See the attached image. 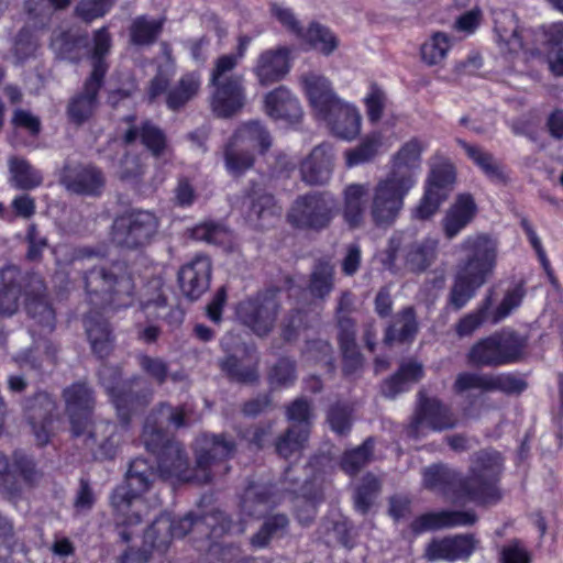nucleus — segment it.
<instances>
[{
	"mask_svg": "<svg viewBox=\"0 0 563 563\" xmlns=\"http://www.w3.org/2000/svg\"><path fill=\"white\" fill-rule=\"evenodd\" d=\"M120 376L118 368L102 366L99 369L100 380L111 396L122 424L98 422L93 424L92 430L86 431V445L97 459H113L115 456L126 432L130 413L146 406L153 395V390L143 378H134L119 385Z\"/></svg>",
	"mask_w": 563,
	"mask_h": 563,
	"instance_id": "1",
	"label": "nucleus"
},
{
	"mask_svg": "<svg viewBox=\"0 0 563 563\" xmlns=\"http://www.w3.org/2000/svg\"><path fill=\"white\" fill-rule=\"evenodd\" d=\"M459 254L446 307L460 311L495 274L498 241L484 232L466 235L454 246Z\"/></svg>",
	"mask_w": 563,
	"mask_h": 563,
	"instance_id": "2",
	"label": "nucleus"
},
{
	"mask_svg": "<svg viewBox=\"0 0 563 563\" xmlns=\"http://www.w3.org/2000/svg\"><path fill=\"white\" fill-rule=\"evenodd\" d=\"M84 289L89 303L98 309L118 311L135 300V280L123 261L103 262L82 273Z\"/></svg>",
	"mask_w": 563,
	"mask_h": 563,
	"instance_id": "3",
	"label": "nucleus"
},
{
	"mask_svg": "<svg viewBox=\"0 0 563 563\" xmlns=\"http://www.w3.org/2000/svg\"><path fill=\"white\" fill-rule=\"evenodd\" d=\"M190 531L217 539L225 533H242L244 528L232 525L220 510H213L205 516L189 512L178 520L162 514L145 531L144 542L159 552H165L173 538H183Z\"/></svg>",
	"mask_w": 563,
	"mask_h": 563,
	"instance_id": "4",
	"label": "nucleus"
},
{
	"mask_svg": "<svg viewBox=\"0 0 563 563\" xmlns=\"http://www.w3.org/2000/svg\"><path fill=\"white\" fill-rule=\"evenodd\" d=\"M156 474L145 459L131 461L125 483L118 486L111 495V505L119 525L133 527L140 525L148 515L150 506L143 495L152 487Z\"/></svg>",
	"mask_w": 563,
	"mask_h": 563,
	"instance_id": "5",
	"label": "nucleus"
},
{
	"mask_svg": "<svg viewBox=\"0 0 563 563\" xmlns=\"http://www.w3.org/2000/svg\"><path fill=\"white\" fill-rule=\"evenodd\" d=\"M91 52V71L85 79L82 88L68 101L66 113L70 122L81 125L87 122L99 106V91L103 87L109 65L106 57L110 54L112 38L107 27L93 33Z\"/></svg>",
	"mask_w": 563,
	"mask_h": 563,
	"instance_id": "6",
	"label": "nucleus"
},
{
	"mask_svg": "<svg viewBox=\"0 0 563 563\" xmlns=\"http://www.w3.org/2000/svg\"><path fill=\"white\" fill-rule=\"evenodd\" d=\"M503 470L500 454L490 449L475 453L471 459L470 475L460 481V487L468 501L481 504L499 499L497 482Z\"/></svg>",
	"mask_w": 563,
	"mask_h": 563,
	"instance_id": "7",
	"label": "nucleus"
},
{
	"mask_svg": "<svg viewBox=\"0 0 563 563\" xmlns=\"http://www.w3.org/2000/svg\"><path fill=\"white\" fill-rule=\"evenodd\" d=\"M235 67V57L220 56L211 71L210 85L214 88L211 109L219 118L233 115L245 103L243 76L233 73Z\"/></svg>",
	"mask_w": 563,
	"mask_h": 563,
	"instance_id": "8",
	"label": "nucleus"
},
{
	"mask_svg": "<svg viewBox=\"0 0 563 563\" xmlns=\"http://www.w3.org/2000/svg\"><path fill=\"white\" fill-rule=\"evenodd\" d=\"M336 209L338 202L331 192L310 191L292 201L287 220L296 229L321 231L331 224Z\"/></svg>",
	"mask_w": 563,
	"mask_h": 563,
	"instance_id": "9",
	"label": "nucleus"
},
{
	"mask_svg": "<svg viewBox=\"0 0 563 563\" xmlns=\"http://www.w3.org/2000/svg\"><path fill=\"white\" fill-rule=\"evenodd\" d=\"M158 228L159 219L154 212L129 210L113 221L112 241L122 249L139 250L151 243Z\"/></svg>",
	"mask_w": 563,
	"mask_h": 563,
	"instance_id": "10",
	"label": "nucleus"
},
{
	"mask_svg": "<svg viewBox=\"0 0 563 563\" xmlns=\"http://www.w3.org/2000/svg\"><path fill=\"white\" fill-rule=\"evenodd\" d=\"M279 294L280 289L273 287L241 301L236 308L239 320L256 335H267L274 329L282 308Z\"/></svg>",
	"mask_w": 563,
	"mask_h": 563,
	"instance_id": "11",
	"label": "nucleus"
},
{
	"mask_svg": "<svg viewBox=\"0 0 563 563\" xmlns=\"http://www.w3.org/2000/svg\"><path fill=\"white\" fill-rule=\"evenodd\" d=\"M410 190L408 181L400 185L388 177L378 180L372 190L368 206L372 223L379 229L394 225L404 208V199Z\"/></svg>",
	"mask_w": 563,
	"mask_h": 563,
	"instance_id": "12",
	"label": "nucleus"
},
{
	"mask_svg": "<svg viewBox=\"0 0 563 563\" xmlns=\"http://www.w3.org/2000/svg\"><path fill=\"white\" fill-rule=\"evenodd\" d=\"M235 442L224 434H203L196 441L195 478L209 483L218 474V468L228 471L222 462L233 456Z\"/></svg>",
	"mask_w": 563,
	"mask_h": 563,
	"instance_id": "13",
	"label": "nucleus"
},
{
	"mask_svg": "<svg viewBox=\"0 0 563 563\" xmlns=\"http://www.w3.org/2000/svg\"><path fill=\"white\" fill-rule=\"evenodd\" d=\"M121 140L123 144L131 145L137 140L150 152L151 156L158 163H166L172 158L170 147L165 132L150 120L136 122L133 114L125 115L121 120Z\"/></svg>",
	"mask_w": 563,
	"mask_h": 563,
	"instance_id": "14",
	"label": "nucleus"
},
{
	"mask_svg": "<svg viewBox=\"0 0 563 563\" xmlns=\"http://www.w3.org/2000/svg\"><path fill=\"white\" fill-rule=\"evenodd\" d=\"M200 86L201 76L199 73L184 74L175 85L169 87L168 78L162 71H158L148 84L147 98L150 102H155L159 96L165 93L166 107L177 112L196 98Z\"/></svg>",
	"mask_w": 563,
	"mask_h": 563,
	"instance_id": "15",
	"label": "nucleus"
},
{
	"mask_svg": "<svg viewBox=\"0 0 563 563\" xmlns=\"http://www.w3.org/2000/svg\"><path fill=\"white\" fill-rule=\"evenodd\" d=\"M419 405L407 432L412 438L426 435V431L441 432L457 426V417L452 409L438 398H428L419 393Z\"/></svg>",
	"mask_w": 563,
	"mask_h": 563,
	"instance_id": "16",
	"label": "nucleus"
},
{
	"mask_svg": "<svg viewBox=\"0 0 563 563\" xmlns=\"http://www.w3.org/2000/svg\"><path fill=\"white\" fill-rule=\"evenodd\" d=\"M167 426H173L176 429L186 426L185 409L183 407L161 404L158 408L147 416L141 440L145 449L156 455V457L167 443L174 441L165 432Z\"/></svg>",
	"mask_w": 563,
	"mask_h": 563,
	"instance_id": "17",
	"label": "nucleus"
},
{
	"mask_svg": "<svg viewBox=\"0 0 563 563\" xmlns=\"http://www.w3.org/2000/svg\"><path fill=\"white\" fill-rule=\"evenodd\" d=\"M36 479L35 465L27 456L15 454L10 464L4 455H0V490L8 500L15 504Z\"/></svg>",
	"mask_w": 563,
	"mask_h": 563,
	"instance_id": "18",
	"label": "nucleus"
},
{
	"mask_svg": "<svg viewBox=\"0 0 563 563\" xmlns=\"http://www.w3.org/2000/svg\"><path fill=\"white\" fill-rule=\"evenodd\" d=\"M63 399L73 434H86L96 405L93 390L86 383L77 382L63 390Z\"/></svg>",
	"mask_w": 563,
	"mask_h": 563,
	"instance_id": "19",
	"label": "nucleus"
},
{
	"mask_svg": "<svg viewBox=\"0 0 563 563\" xmlns=\"http://www.w3.org/2000/svg\"><path fill=\"white\" fill-rule=\"evenodd\" d=\"M33 277L42 276L34 272H23L13 264L0 268V316L11 317L19 310L20 299L26 297Z\"/></svg>",
	"mask_w": 563,
	"mask_h": 563,
	"instance_id": "20",
	"label": "nucleus"
},
{
	"mask_svg": "<svg viewBox=\"0 0 563 563\" xmlns=\"http://www.w3.org/2000/svg\"><path fill=\"white\" fill-rule=\"evenodd\" d=\"M60 184L77 195L99 196L106 185V177L95 165L67 164L62 170Z\"/></svg>",
	"mask_w": 563,
	"mask_h": 563,
	"instance_id": "21",
	"label": "nucleus"
},
{
	"mask_svg": "<svg viewBox=\"0 0 563 563\" xmlns=\"http://www.w3.org/2000/svg\"><path fill=\"white\" fill-rule=\"evenodd\" d=\"M211 274V260L207 255H196L178 272L177 279L183 295L191 301L199 299L209 289Z\"/></svg>",
	"mask_w": 563,
	"mask_h": 563,
	"instance_id": "22",
	"label": "nucleus"
},
{
	"mask_svg": "<svg viewBox=\"0 0 563 563\" xmlns=\"http://www.w3.org/2000/svg\"><path fill=\"white\" fill-rule=\"evenodd\" d=\"M334 154L331 145L322 143L312 148L299 165L301 180L309 186H323L332 177Z\"/></svg>",
	"mask_w": 563,
	"mask_h": 563,
	"instance_id": "23",
	"label": "nucleus"
},
{
	"mask_svg": "<svg viewBox=\"0 0 563 563\" xmlns=\"http://www.w3.org/2000/svg\"><path fill=\"white\" fill-rule=\"evenodd\" d=\"M423 145L418 139L406 142L393 157V165L386 176L402 185L408 181V188H412L417 181V173L421 165Z\"/></svg>",
	"mask_w": 563,
	"mask_h": 563,
	"instance_id": "24",
	"label": "nucleus"
},
{
	"mask_svg": "<svg viewBox=\"0 0 563 563\" xmlns=\"http://www.w3.org/2000/svg\"><path fill=\"white\" fill-rule=\"evenodd\" d=\"M476 540L471 534H456L432 540L426 548L429 561H465L475 551Z\"/></svg>",
	"mask_w": 563,
	"mask_h": 563,
	"instance_id": "25",
	"label": "nucleus"
},
{
	"mask_svg": "<svg viewBox=\"0 0 563 563\" xmlns=\"http://www.w3.org/2000/svg\"><path fill=\"white\" fill-rule=\"evenodd\" d=\"M27 420L40 445L48 442L51 437V423L56 404L53 397L47 393H37L25 405Z\"/></svg>",
	"mask_w": 563,
	"mask_h": 563,
	"instance_id": "26",
	"label": "nucleus"
},
{
	"mask_svg": "<svg viewBox=\"0 0 563 563\" xmlns=\"http://www.w3.org/2000/svg\"><path fill=\"white\" fill-rule=\"evenodd\" d=\"M289 55L290 49L286 46L262 52L253 69L260 85L269 86L282 80L290 70Z\"/></svg>",
	"mask_w": 563,
	"mask_h": 563,
	"instance_id": "27",
	"label": "nucleus"
},
{
	"mask_svg": "<svg viewBox=\"0 0 563 563\" xmlns=\"http://www.w3.org/2000/svg\"><path fill=\"white\" fill-rule=\"evenodd\" d=\"M423 485L428 489L444 495L452 503L468 501L460 487V481H463L459 474L443 464H434L426 467L422 473Z\"/></svg>",
	"mask_w": 563,
	"mask_h": 563,
	"instance_id": "28",
	"label": "nucleus"
},
{
	"mask_svg": "<svg viewBox=\"0 0 563 563\" xmlns=\"http://www.w3.org/2000/svg\"><path fill=\"white\" fill-rule=\"evenodd\" d=\"M89 36L86 31L70 29L54 32L51 46L58 58L70 63H79L84 56H88L91 59L93 46L89 48Z\"/></svg>",
	"mask_w": 563,
	"mask_h": 563,
	"instance_id": "29",
	"label": "nucleus"
},
{
	"mask_svg": "<svg viewBox=\"0 0 563 563\" xmlns=\"http://www.w3.org/2000/svg\"><path fill=\"white\" fill-rule=\"evenodd\" d=\"M27 314L41 327V331L51 333L55 328V312L47 300V287L42 277H33L25 297Z\"/></svg>",
	"mask_w": 563,
	"mask_h": 563,
	"instance_id": "30",
	"label": "nucleus"
},
{
	"mask_svg": "<svg viewBox=\"0 0 563 563\" xmlns=\"http://www.w3.org/2000/svg\"><path fill=\"white\" fill-rule=\"evenodd\" d=\"M301 82L318 117L329 114L331 108L338 107L342 101L334 92L331 81L321 74L313 71L303 74Z\"/></svg>",
	"mask_w": 563,
	"mask_h": 563,
	"instance_id": "31",
	"label": "nucleus"
},
{
	"mask_svg": "<svg viewBox=\"0 0 563 563\" xmlns=\"http://www.w3.org/2000/svg\"><path fill=\"white\" fill-rule=\"evenodd\" d=\"M476 213L477 206L472 195H459L441 220L444 236L448 240L456 238L474 220Z\"/></svg>",
	"mask_w": 563,
	"mask_h": 563,
	"instance_id": "32",
	"label": "nucleus"
},
{
	"mask_svg": "<svg viewBox=\"0 0 563 563\" xmlns=\"http://www.w3.org/2000/svg\"><path fill=\"white\" fill-rule=\"evenodd\" d=\"M476 521L477 516L471 510H442L418 517L411 523V529L415 533H422L428 530L468 527L473 526Z\"/></svg>",
	"mask_w": 563,
	"mask_h": 563,
	"instance_id": "33",
	"label": "nucleus"
},
{
	"mask_svg": "<svg viewBox=\"0 0 563 563\" xmlns=\"http://www.w3.org/2000/svg\"><path fill=\"white\" fill-rule=\"evenodd\" d=\"M324 120L331 132L342 140H353L361 131L362 117L358 110L343 100L338 107L331 108L329 114L319 115Z\"/></svg>",
	"mask_w": 563,
	"mask_h": 563,
	"instance_id": "34",
	"label": "nucleus"
},
{
	"mask_svg": "<svg viewBox=\"0 0 563 563\" xmlns=\"http://www.w3.org/2000/svg\"><path fill=\"white\" fill-rule=\"evenodd\" d=\"M265 112L275 120L297 122L302 114L298 99L285 86H279L265 96Z\"/></svg>",
	"mask_w": 563,
	"mask_h": 563,
	"instance_id": "35",
	"label": "nucleus"
},
{
	"mask_svg": "<svg viewBox=\"0 0 563 563\" xmlns=\"http://www.w3.org/2000/svg\"><path fill=\"white\" fill-rule=\"evenodd\" d=\"M156 460L158 473L163 478H177L179 481L190 478L188 457L179 442L167 443L163 451H159Z\"/></svg>",
	"mask_w": 563,
	"mask_h": 563,
	"instance_id": "36",
	"label": "nucleus"
},
{
	"mask_svg": "<svg viewBox=\"0 0 563 563\" xmlns=\"http://www.w3.org/2000/svg\"><path fill=\"white\" fill-rule=\"evenodd\" d=\"M419 324L413 307H405L390 324L384 335V343L387 347L399 344L411 343L418 333Z\"/></svg>",
	"mask_w": 563,
	"mask_h": 563,
	"instance_id": "37",
	"label": "nucleus"
},
{
	"mask_svg": "<svg viewBox=\"0 0 563 563\" xmlns=\"http://www.w3.org/2000/svg\"><path fill=\"white\" fill-rule=\"evenodd\" d=\"M367 185L351 184L343 191V219L351 229L362 228L366 218Z\"/></svg>",
	"mask_w": 563,
	"mask_h": 563,
	"instance_id": "38",
	"label": "nucleus"
},
{
	"mask_svg": "<svg viewBox=\"0 0 563 563\" xmlns=\"http://www.w3.org/2000/svg\"><path fill=\"white\" fill-rule=\"evenodd\" d=\"M528 346V338L510 328L483 339L471 352H521Z\"/></svg>",
	"mask_w": 563,
	"mask_h": 563,
	"instance_id": "39",
	"label": "nucleus"
},
{
	"mask_svg": "<svg viewBox=\"0 0 563 563\" xmlns=\"http://www.w3.org/2000/svg\"><path fill=\"white\" fill-rule=\"evenodd\" d=\"M276 504L272 487L267 484L249 485L241 499V510L250 517L264 516Z\"/></svg>",
	"mask_w": 563,
	"mask_h": 563,
	"instance_id": "40",
	"label": "nucleus"
},
{
	"mask_svg": "<svg viewBox=\"0 0 563 563\" xmlns=\"http://www.w3.org/2000/svg\"><path fill=\"white\" fill-rule=\"evenodd\" d=\"M423 376L422 364L418 362H408L400 365L398 372L385 382L383 394L387 398H395L400 393L408 390L409 386Z\"/></svg>",
	"mask_w": 563,
	"mask_h": 563,
	"instance_id": "41",
	"label": "nucleus"
},
{
	"mask_svg": "<svg viewBox=\"0 0 563 563\" xmlns=\"http://www.w3.org/2000/svg\"><path fill=\"white\" fill-rule=\"evenodd\" d=\"M459 145L465 151L468 158L494 183H505L506 175L503 165L496 157L484 148L471 145L463 140H457Z\"/></svg>",
	"mask_w": 563,
	"mask_h": 563,
	"instance_id": "42",
	"label": "nucleus"
},
{
	"mask_svg": "<svg viewBox=\"0 0 563 563\" xmlns=\"http://www.w3.org/2000/svg\"><path fill=\"white\" fill-rule=\"evenodd\" d=\"M228 376L240 383H252L257 379V361L253 354H229L221 362Z\"/></svg>",
	"mask_w": 563,
	"mask_h": 563,
	"instance_id": "43",
	"label": "nucleus"
},
{
	"mask_svg": "<svg viewBox=\"0 0 563 563\" xmlns=\"http://www.w3.org/2000/svg\"><path fill=\"white\" fill-rule=\"evenodd\" d=\"M439 241L426 238L410 244L406 251V265L411 272H424L435 260Z\"/></svg>",
	"mask_w": 563,
	"mask_h": 563,
	"instance_id": "44",
	"label": "nucleus"
},
{
	"mask_svg": "<svg viewBox=\"0 0 563 563\" xmlns=\"http://www.w3.org/2000/svg\"><path fill=\"white\" fill-rule=\"evenodd\" d=\"M71 0H25L24 11L35 29L48 26L54 11L69 7Z\"/></svg>",
	"mask_w": 563,
	"mask_h": 563,
	"instance_id": "45",
	"label": "nucleus"
},
{
	"mask_svg": "<svg viewBox=\"0 0 563 563\" xmlns=\"http://www.w3.org/2000/svg\"><path fill=\"white\" fill-rule=\"evenodd\" d=\"M494 288H489L476 309L460 319L455 325V331L459 336L471 335L482 324L486 322L492 323L489 307L494 305Z\"/></svg>",
	"mask_w": 563,
	"mask_h": 563,
	"instance_id": "46",
	"label": "nucleus"
},
{
	"mask_svg": "<svg viewBox=\"0 0 563 563\" xmlns=\"http://www.w3.org/2000/svg\"><path fill=\"white\" fill-rule=\"evenodd\" d=\"M10 184L20 190H31L38 187L43 177L26 159L11 157L9 159Z\"/></svg>",
	"mask_w": 563,
	"mask_h": 563,
	"instance_id": "47",
	"label": "nucleus"
},
{
	"mask_svg": "<svg viewBox=\"0 0 563 563\" xmlns=\"http://www.w3.org/2000/svg\"><path fill=\"white\" fill-rule=\"evenodd\" d=\"M231 139L247 148L258 146L261 154H265L273 144L271 133L260 121H249L242 124Z\"/></svg>",
	"mask_w": 563,
	"mask_h": 563,
	"instance_id": "48",
	"label": "nucleus"
},
{
	"mask_svg": "<svg viewBox=\"0 0 563 563\" xmlns=\"http://www.w3.org/2000/svg\"><path fill=\"white\" fill-rule=\"evenodd\" d=\"M85 328L93 352L110 351L115 347V335L108 321L97 320L90 313L85 319Z\"/></svg>",
	"mask_w": 563,
	"mask_h": 563,
	"instance_id": "49",
	"label": "nucleus"
},
{
	"mask_svg": "<svg viewBox=\"0 0 563 563\" xmlns=\"http://www.w3.org/2000/svg\"><path fill=\"white\" fill-rule=\"evenodd\" d=\"M255 157L244 145L230 139L224 147V165L229 174L242 176L254 166Z\"/></svg>",
	"mask_w": 563,
	"mask_h": 563,
	"instance_id": "50",
	"label": "nucleus"
},
{
	"mask_svg": "<svg viewBox=\"0 0 563 563\" xmlns=\"http://www.w3.org/2000/svg\"><path fill=\"white\" fill-rule=\"evenodd\" d=\"M300 38L324 56H330L339 47L336 35L319 22H311Z\"/></svg>",
	"mask_w": 563,
	"mask_h": 563,
	"instance_id": "51",
	"label": "nucleus"
},
{
	"mask_svg": "<svg viewBox=\"0 0 563 563\" xmlns=\"http://www.w3.org/2000/svg\"><path fill=\"white\" fill-rule=\"evenodd\" d=\"M526 296L527 289L525 282L521 280L509 287L505 291L500 302L495 308H493V306L489 307L492 324H498L508 318L521 306Z\"/></svg>",
	"mask_w": 563,
	"mask_h": 563,
	"instance_id": "52",
	"label": "nucleus"
},
{
	"mask_svg": "<svg viewBox=\"0 0 563 563\" xmlns=\"http://www.w3.org/2000/svg\"><path fill=\"white\" fill-rule=\"evenodd\" d=\"M288 525L289 520L283 514L266 518L258 531L251 537V545L255 549L267 547L272 539L282 538L287 532Z\"/></svg>",
	"mask_w": 563,
	"mask_h": 563,
	"instance_id": "53",
	"label": "nucleus"
},
{
	"mask_svg": "<svg viewBox=\"0 0 563 563\" xmlns=\"http://www.w3.org/2000/svg\"><path fill=\"white\" fill-rule=\"evenodd\" d=\"M334 267L328 261H319L310 275L308 289L314 298L324 299L333 289Z\"/></svg>",
	"mask_w": 563,
	"mask_h": 563,
	"instance_id": "54",
	"label": "nucleus"
},
{
	"mask_svg": "<svg viewBox=\"0 0 563 563\" xmlns=\"http://www.w3.org/2000/svg\"><path fill=\"white\" fill-rule=\"evenodd\" d=\"M374 440L367 438L360 446L346 450L340 462L342 471L351 476L356 475L365 467L373 456Z\"/></svg>",
	"mask_w": 563,
	"mask_h": 563,
	"instance_id": "55",
	"label": "nucleus"
},
{
	"mask_svg": "<svg viewBox=\"0 0 563 563\" xmlns=\"http://www.w3.org/2000/svg\"><path fill=\"white\" fill-rule=\"evenodd\" d=\"M163 20L147 19L142 15L136 18L131 25V41L135 45L153 44L163 30Z\"/></svg>",
	"mask_w": 563,
	"mask_h": 563,
	"instance_id": "56",
	"label": "nucleus"
},
{
	"mask_svg": "<svg viewBox=\"0 0 563 563\" xmlns=\"http://www.w3.org/2000/svg\"><path fill=\"white\" fill-rule=\"evenodd\" d=\"M309 437L308 428H298L290 426L285 434L280 435L276 442L277 453L288 459L301 451Z\"/></svg>",
	"mask_w": 563,
	"mask_h": 563,
	"instance_id": "57",
	"label": "nucleus"
},
{
	"mask_svg": "<svg viewBox=\"0 0 563 563\" xmlns=\"http://www.w3.org/2000/svg\"><path fill=\"white\" fill-rule=\"evenodd\" d=\"M382 146V136L373 133L364 139L355 148L345 152L346 165L349 167L372 161Z\"/></svg>",
	"mask_w": 563,
	"mask_h": 563,
	"instance_id": "58",
	"label": "nucleus"
},
{
	"mask_svg": "<svg viewBox=\"0 0 563 563\" xmlns=\"http://www.w3.org/2000/svg\"><path fill=\"white\" fill-rule=\"evenodd\" d=\"M455 180L454 168L451 164L444 163L434 166L428 178V189H433L448 199Z\"/></svg>",
	"mask_w": 563,
	"mask_h": 563,
	"instance_id": "59",
	"label": "nucleus"
},
{
	"mask_svg": "<svg viewBox=\"0 0 563 563\" xmlns=\"http://www.w3.org/2000/svg\"><path fill=\"white\" fill-rule=\"evenodd\" d=\"M450 38L445 33H435L431 40L421 46L422 59L428 65L441 63L450 49Z\"/></svg>",
	"mask_w": 563,
	"mask_h": 563,
	"instance_id": "60",
	"label": "nucleus"
},
{
	"mask_svg": "<svg viewBox=\"0 0 563 563\" xmlns=\"http://www.w3.org/2000/svg\"><path fill=\"white\" fill-rule=\"evenodd\" d=\"M328 422L333 432L344 435L352 427V409L346 404L338 402L333 405L328 412Z\"/></svg>",
	"mask_w": 563,
	"mask_h": 563,
	"instance_id": "61",
	"label": "nucleus"
},
{
	"mask_svg": "<svg viewBox=\"0 0 563 563\" xmlns=\"http://www.w3.org/2000/svg\"><path fill=\"white\" fill-rule=\"evenodd\" d=\"M380 484L379 481L372 474L363 477L362 484L355 494V507L362 514H365L374 501Z\"/></svg>",
	"mask_w": 563,
	"mask_h": 563,
	"instance_id": "62",
	"label": "nucleus"
},
{
	"mask_svg": "<svg viewBox=\"0 0 563 563\" xmlns=\"http://www.w3.org/2000/svg\"><path fill=\"white\" fill-rule=\"evenodd\" d=\"M308 327L306 312L302 309H291L280 323V336L285 342L297 340L299 330Z\"/></svg>",
	"mask_w": 563,
	"mask_h": 563,
	"instance_id": "63",
	"label": "nucleus"
},
{
	"mask_svg": "<svg viewBox=\"0 0 563 563\" xmlns=\"http://www.w3.org/2000/svg\"><path fill=\"white\" fill-rule=\"evenodd\" d=\"M38 47V41L32 33V31L24 26L22 27L14 40L13 54L18 62L23 63L24 60L33 57Z\"/></svg>",
	"mask_w": 563,
	"mask_h": 563,
	"instance_id": "64",
	"label": "nucleus"
}]
</instances>
